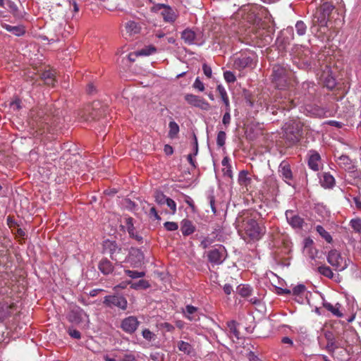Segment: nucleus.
Returning a JSON list of instances; mask_svg holds the SVG:
<instances>
[{"label": "nucleus", "instance_id": "18", "mask_svg": "<svg viewBox=\"0 0 361 361\" xmlns=\"http://www.w3.org/2000/svg\"><path fill=\"white\" fill-rule=\"evenodd\" d=\"M322 165L321 157L319 154L314 151L311 150L309 152V159H308V166L309 167L317 171L320 169V166Z\"/></svg>", "mask_w": 361, "mask_h": 361}, {"label": "nucleus", "instance_id": "53", "mask_svg": "<svg viewBox=\"0 0 361 361\" xmlns=\"http://www.w3.org/2000/svg\"><path fill=\"white\" fill-rule=\"evenodd\" d=\"M224 77L225 80L229 83L234 82L236 80L235 75L229 71L224 72Z\"/></svg>", "mask_w": 361, "mask_h": 361}, {"label": "nucleus", "instance_id": "41", "mask_svg": "<svg viewBox=\"0 0 361 361\" xmlns=\"http://www.w3.org/2000/svg\"><path fill=\"white\" fill-rule=\"evenodd\" d=\"M312 53L309 49H304V67L305 68H312Z\"/></svg>", "mask_w": 361, "mask_h": 361}, {"label": "nucleus", "instance_id": "25", "mask_svg": "<svg viewBox=\"0 0 361 361\" xmlns=\"http://www.w3.org/2000/svg\"><path fill=\"white\" fill-rule=\"evenodd\" d=\"M15 307L14 303L8 304L2 302L0 303V319L8 317L11 314V310Z\"/></svg>", "mask_w": 361, "mask_h": 361}, {"label": "nucleus", "instance_id": "10", "mask_svg": "<svg viewBox=\"0 0 361 361\" xmlns=\"http://www.w3.org/2000/svg\"><path fill=\"white\" fill-rule=\"evenodd\" d=\"M327 261L336 271H338L344 270L348 266L345 258L336 250L329 251Z\"/></svg>", "mask_w": 361, "mask_h": 361}, {"label": "nucleus", "instance_id": "1", "mask_svg": "<svg viewBox=\"0 0 361 361\" xmlns=\"http://www.w3.org/2000/svg\"><path fill=\"white\" fill-rule=\"evenodd\" d=\"M56 109L52 104L33 107L29 114L30 125L40 134L49 131L56 122Z\"/></svg>", "mask_w": 361, "mask_h": 361}, {"label": "nucleus", "instance_id": "47", "mask_svg": "<svg viewBox=\"0 0 361 361\" xmlns=\"http://www.w3.org/2000/svg\"><path fill=\"white\" fill-rule=\"evenodd\" d=\"M295 30L298 35L302 36L305 34L307 26L302 20H299L295 24Z\"/></svg>", "mask_w": 361, "mask_h": 361}, {"label": "nucleus", "instance_id": "12", "mask_svg": "<svg viewBox=\"0 0 361 361\" xmlns=\"http://www.w3.org/2000/svg\"><path fill=\"white\" fill-rule=\"evenodd\" d=\"M279 173L282 179L289 185H293V175L290 165L286 161H283L279 166Z\"/></svg>", "mask_w": 361, "mask_h": 361}, {"label": "nucleus", "instance_id": "34", "mask_svg": "<svg viewBox=\"0 0 361 361\" xmlns=\"http://www.w3.org/2000/svg\"><path fill=\"white\" fill-rule=\"evenodd\" d=\"M197 311V307H195L192 305H188L185 307V310L183 312V313H184L185 317L188 318L189 320L196 321L199 319L198 317H197V315L195 314Z\"/></svg>", "mask_w": 361, "mask_h": 361}, {"label": "nucleus", "instance_id": "33", "mask_svg": "<svg viewBox=\"0 0 361 361\" xmlns=\"http://www.w3.org/2000/svg\"><path fill=\"white\" fill-rule=\"evenodd\" d=\"M322 185L326 188H332L335 184V179L329 173H324L321 179Z\"/></svg>", "mask_w": 361, "mask_h": 361}, {"label": "nucleus", "instance_id": "40", "mask_svg": "<svg viewBox=\"0 0 361 361\" xmlns=\"http://www.w3.org/2000/svg\"><path fill=\"white\" fill-rule=\"evenodd\" d=\"M238 293L243 298L250 296L252 293V288L248 285H242L238 287Z\"/></svg>", "mask_w": 361, "mask_h": 361}, {"label": "nucleus", "instance_id": "9", "mask_svg": "<svg viewBox=\"0 0 361 361\" xmlns=\"http://www.w3.org/2000/svg\"><path fill=\"white\" fill-rule=\"evenodd\" d=\"M208 261L215 265L221 264L227 257V251L222 245H219L207 252Z\"/></svg>", "mask_w": 361, "mask_h": 361}, {"label": "nucleus", "instance_id": "36", "mask_svg": "<svg viewBox=\"0 0 361 361\" xmlns=\"http://www.w3.org/2000/svg\"><path fill=\"white\" fill-rule=\"evenodd\" d=\"M323 307L328 311L331 312L334 316L338 317H341L343 316V314L339 310L340 305L338 303L334 306L330 302H324L323 303Z\"/></svg>", "mask_w": 361, "mask_h": 361}, {"label": "nucleus", "instance_id": "19", "mask_svg": "<svg viewBox=\"0 0 361 361\" xmlns=\"http://www.w3.org/2000/svg\"><path fill=\"white\" fill-rule=\"evenodd\" d=\"M124 223L130 237L135 239L138 242H141L142 240V237L137 234L135 231L133 218L130 216L125 217Z\"/></svg>", "mask_w": 361, "mask_h": 361}, {"label": "nucleus", "instance_id": "44", "mask_svg": "<svg viewBox=\"0 0 361 361\" xmlns=\"http://www.w3.org/2000/svg\"><path fill=\"white\" fill-rule=\"evenodd\" d=\"M157 49L154 46L145 47L137 51L139 56H149L156 52Z\"/></svg>", "mask_w": 361, "mask_h": 361}, {"label": "nucleus", "instance_id": "14", "mask_svg": "<svg viewBox=\"0 0 361 361\" xmlns=\"http://www.w3.org/2000/svg\"><path fill=\"white\" fill-rule=\"evenodd\" d=\"M139 324L140 322L136 317L129 316L122 320L121 328L126 333L131 334L137 330Z\"/></svg>", "mask_w": 361, "mask_h": 361}, {"label": "nucleus", "instance_id": "49", "mask_svg": "<svg viewBox=\"0 0 361 361\" xmlns=\"http://www.w3.org/2000/svg\"><path fill=\"white\" fill-rule=\"evenodd\" d=\"M226 134L224 131H219L217 134L216 144L219 147H223L225 145Z\"/></svg>", "mask_w": 361, "mask_h": 361}, {"label": "nucleus", "instance_id": "32", "mask_svg": "<svg viewBox=\"0 0 361 361\" xmlns=\"http://www.w3.org/2000/svg\"><path fill=\"white\" fill-rule=\"evenodd\" d=\"M230 159L228 157H225L222 161L221 164L224 166L222 172L224 176L228 177L229 178H233V172L231 170V166L230 165Z\"/></svg>", "mask_w": 361, "mask_h": 361}, {"label": "nucleus", "instance_id": "16", "mask_svg": "<svg viewBox=\"0 0 361 361\" xmlns=\"http://www.w3.org/2000/svg\"><path fill=\"white\" fill-rule=\"evenodd\" d=\"M286 216L288 224L294 228H301L304 224V220L300 216L295 214L292 210L286 212Z\"/></svg>", "mask_w": 361, "mask_h": 361}, {"label": "nucleus", "instance_id": "55", "mask_svg": "<svg viewBox=\"0 0 361 361\" xmlns=\"http://www.w3.org/2000/svg\"><path fill=\"white\" fill-rule=\"evenodd\" d=\"M165 204L170 208L171 214H174L176 212V204L171 198H168Z\"/></svg>", "mask_w": 361, "mask_h": 361}, {"label": "nucleus", "instance_id": "39", "mask_svg": "<svg viewBox=\"0 0 361 361\" xmlns=\"http://www.w3.org/2000/svg\"><path fill=\"white\" fill-rule=\"evenodd\" d=\"M178 348L180 351L183 352L185 354L190 355L193 352L192 346L188 342L180 341L178 343Z\"/></svg>", "mask_w": 361, "mask_h": 361}, {"label": "nucleus", "instance_id": "58", "mask_svg": "<svg viewBox=\"0 0 361 361\" xmlns=\"http://www.w3.org/2000/svg\"><path fill=\"white\" fill-rule=\"evenodd\" d=\"M68 333L73 338L80 339L81 338V334L79 331L75 329H68Z\"/></svg>", "mask_w": 361, "mask_h": 361}, {"label": "nucleus", "instance_id": "48", "mask_svg": "<svg viewBox=\"0 0 361 361\" xmlns=\"http://www.w3.org/2000/svg\"><path fill=\"white\" fill-rule=\"evenodd\" d=\"M125 273L131 279L142 278L145 275L144 271H133L130 269H126Z\"/></svg>", "mask_w": 361, "mask_h": 361}, {"label": "nucleus", "instance_id": "56", "mask_svg": "<svg viewBox=\"0 0 361 361\" xmlns=\"http://www.w3.org/2000/svg\"><path fill=\"white\" fill-rule=\"evenodd\" d=\"M193 87L195 89L198 90L200 92H203L204 90V85L200 80L199 78H197L193 83Z\"/></svg>", "mask_w": 361, "mask_h": 361}, {"label": "nucleus", "instance_id": "62", "mask_svg": "<svg viewBox=\"0 0 361 361\" xmlns=\"http://www.w3.org/2000/svg\"><path fill=\"white\" fill-rule=\"evenodd\" d=\"M10 106L13 110H19L21 108L20 100L19 99H16L11 102Z\"/></svg>", "mask_w": 361, "mask_h": 361}, {"label": "nucleus", "instance_id": "60", "mask_svg": "<svg viewBox=\"0 0 361 361\" xmlns=\"http://www.w3.org/2000/svg\"><path fill=\"white\" fill-rule=\"evenodd\" d=\"M231 111H228L227 110H226V112L223 116V118H222V123L224 126H228L231 123V114H230Z\"/></svg>", "mask_w": 361, "mask_h": 361}, {"label": "nucleus", "instance_id": "23", "mask_svg": "<svg viewBox=\"0 0 361 361\" xmlns=\"http://www.w3.org/2000/svg\"><path fill=\"white\" fill-rule=\"evenodd\" d=\"M181 39L186 44L191 45L195 44L196 34L191 29L187 28L181 32Z\"/></svg>", "mask_w": 361, "mask_h": 361}, {"label": "nucleus", "instance_id": "37", "mask_svg": "<svg viewBox=\"0 0 361 361\" xmlns=\"http://www.w3.org/2000/svg\"><path fill=\"white\" fill-rule=\"evenodd\" d=\"M169 137L171 139L176 138L180 130L179 126L174 121H171L169 123Z\"/></svg>", "mask_w": 361, "mask_h": 361}, {"label": "nucleus", "instance_id": "59", "mask_svg": "<svg viewBox=\"0 0 361 361\" xmlns=\"http://www.w3.org/2000/svg\"><path fill=\"white\" fill-rule=\"evenodd\" d=\"M202 70L204 72V74L208 78H211L212 75V71L209 66H208L207 63H203L202 65Z\"/></svg>", "mask_w": 361, "mask_h": 361}, {"label": "nucleus", "instance_id": "13", "mask_svg": "<svg viewBox=\"0 0 361 361\" xmlns=\"http://www.w3.org/2000/svg\"><path fill=\"white\" fill-rule=\"evenodd\" d=\"M185 101L190 105L199 107L202 110L208 111L211 109L210 104L203 98L192 94L185 95Z\"/></svg>", "mask_w": 361, "mask_h": 361}, {"label": "nucleus", "instance_id": "63", "mask_svg": "<svg viewBox=\"0 0 361 361\" xmlns=\"http://www.w3.org/2000/svg\"><path fill=\"white\" fill-rule=\"evenodd\" d=\"M209 204H210V207H211V209H212V211L214 214H216V207H215V198L214 196L212 195H210L209 196Z\"/></svg>", "mask_w": 361, "mask_h": 361}, {"label": "nucleus", "instance_id": "20", "mask_svg": "<svg viewBox=\"0 0 361 361\" xmlns=\"http://www.w3.org/2000/svg\"><path fill=\"white\" fill-rule=\"evenodd\" d=\"M40 78L45 85L54 87L56 82V72L53 69L44 70L42 73Z\"/></svg>", "mask_w": 361, "mask_h": 361}, {"label": "nucleus", "instance_id": "50", "mask_svg": "<svg viewBox=\"0 0 361 361\" xmlns=\"http://www.w3.org/2000/svg\"><path fill=\"white\" fill-rule=\"evenodd\" d=\"M214 242V239L210 237H205L204 239L200 242V247H202L203 249H206L209 247Z\"/></svg>", "mask_w": 361, "mask_h": 361}, {"label": "nucleus", "instance_id": "15", "mask_svg": "<svg viewBox=\"0 0 361 361\" xmlns=\"http://www.w3.org/2000/svg\"><path fill=\"white\" fill-rule=\"evenodd\" d=\"M84 317H88V315L81 307L77 305L73 306L68 314V321L75 324H80L82 322Z\"/></svg>", "mask_w": 361, "mask_h": 361}, {"label": "nucleus", "instance_id": "29", "mask_svg": "<svg viewBox=\"0 0 361 361\" xmlns=\"http://www.w3.org/2000/svg\"><path fill=\"white\" fill-rule=\"evenodd\" d=\"M180 230L183 235L188 236L194 233L195 227L190 220L184 219L182 221Z\"/></svg>", "mask_w": 361, "mask_h": 361}, {"label": "nucleus", "instance_id": "2", "mask_svg": "<svg viewBox=\"0 0 361 361\" xmlns=\"http://www.w3.org/2000/svg\"><path fill=\"white\" fill-rule=\"evenodd\" d=\"M330 59L324 54H319L317 63H314L313 66L318 71L317 75L322 85L329 90H333L336 82L335 78L331 75L330 63L327 61Z\"/></svg>", "mask_w": 361, "mask_h": 361}, {"label": "nucleus", "instance_id": "11", "mask_svg": "<svg viewBox=\"0 0 361 361\" xmlns=\"http://www.w3.org/2000/svg\"><path fill=\"white\" fill-rule=\"evenodd\" d=\"M103 303L109 307H117L123 310L127 308L128 304L126 299L123 296L118 295L105 296Z\"/></svg>", "mask_w": 361, "mask_h": 361}, {"label": "nucleus", "instance_id": "21", "mask_svg": "<svg viewBox=\"0 0 361 361\" xmlns=\"http://www.w3.org/2000/svg\"><path fill=\"white\" fill-rule=\"evenodd\" d=\"M337 161L340 167L349 172L353 171L355 169V165L352 163V160L348 156L341 155L338 158Z\"/></svg>", "mask_w": 361, "mask_h": 361}, {"label": "nucleus", "instance_id": "7", "mask_svg": "<svg viewBox=\"0 0 361 361\" xmlns=\"http://www.w3.org/2000/svg\"><path fill=\"white\" fill-rule=\"evenodd\" d=\"M327 351L338 361H348L350 360V351L352 348L345 340L342 339Z\"/></svg>", "mask_w": 361, "mask_h": 361}, {"label": "nucleus", "instance_id": "28", "mask_svg": "<svg viewBox=\"0 0 361 361\" xmlns=\"http://www.w3.org/2000/svg\"><path fill=\"white\" fill-rule=\"evenodd\" d=\"M90 109L91 107L89 106L79 114L82 119L85 121H90L97 118V111L92 110V111L90 112Z\"/></svg>", "mask_w": 361, "mask_h": 361}, {"label": "nucleus", "instance_id": "38", "mask_svg": "<svg viewBox=\"0 0 361 361\" xmlns=\"http://www.w3.org/2000/svg\"><path fill=\"white\" fill-rule=\"evenodd\" d=\"M238 324L234 321L231 320L227 322V326L229 330V333L232 334L235 338H240V331L238 329Z\"/></svg>", "mask_w": 361, "mask_h": 361}, {"label": "nucleus", "instance_id": "3", "mask_svg": "<svg viewBox=\"0 0 361 361\" xmlns=\"http://www.w3.org/2000/svg\"><path fill=\"white\" fill-rule=\"evenodd\" d=\"M272 82L279 90H285L295 82L294 73L287 66L275 64L272 68Z\"/></svg>", "mask_w": 361, "mask_h": 361}, {"label": "nucleus", "instance_id": "8", "mask_svg": "<svg viewBox=\"0 0 361 361\" xmlns=\"http://www.w3.org/2000/svg\"><path fill=\"white\" fill-rule=\"evenodd\" d=\"M302 136V126L299 123L292 122L285 127L284 137L288 146L298 143Z\"/></svg>", "mask_w": 361, "mask_h": 361}, {"label": "nucleus", "instance_id": "24", "mask_svg": "<svg viewBox=\"0 0 361 361\" xmlns=\"http://www.w3.org/2000/svg\"><path fill=\"white\" fill-rule=\"evenodd\" d=\"M98 268L104 275L111 274L114 270V267L111 262L106 258H104L99 262Z\"/></svg>", "mask_w": 361, "mask_h": 361}, {"label": "nucleus", "instance_id": "54", "mask_svg": "<svg viewBox=\"0 0 361 361\" xmlns=\"http://www.w3.org/2000/svg\"><path fill=\"white\" fill-rule=\"evenodd\" d=\"M306 290V287L303 284H299L293 288V294L295 295H300L303 293Z\"/></svg>", "mask_w": 361, "mask_h": 361}, {"label": "nucleus", "instance_id": "27", "mask_svg": "<svg viewBox=\"0 0 361 361\" xmlns=\"http://www.w3.org/2000/svg\"><path fill=\"white\" fill-rule=\"evenodd\" d=\"M216 90L225 105L226 110L231 111L230 102L225 88L221 85H218L216 87Z\"/></svg>", "mask_w": 361, "mask_h": 361}, {"label": "nucleus", "instance_id": "26", "mask_svg": "<svg viewBox=\"0 0 361 361\" xmlns=\"http://www.w3.org/2000/svg\"><path fill=\"white\" fill-rule=\"evenodd\" d=\"M2 27L6 30L8 32L13 33L16 36H22L25 34V27L22 25L13 26L8 24H2Z\"/></svg>", "mask_w": 361, "mask_h": 361}, {"label": "nucleus", "instance_id": "35", "mask_svg": "<svg viewBox=\"0 0 361 361\" xmlns=\"http://www.w3.org/2000/svg\"><path fill=\"white\" fill-rule=\"evenodd\" d=\"M125 27H126V32L128 33H129L130 35L137 34L140 32V26L139 23H136L133 20H130V21L127 22L126 23Z\"/></svg>", "mask_w": 361, "mask_h": 361}, {"label": "nucleus", "instance_id": "61", "mask_svg": "<svg viewBox=\"0 0 361 361\" xmlns=\"http://www.w3.org/2000/svg\"><path fill=\"white\" fill-rule=\"evenodd\" d=\"M160 327L165 329L168 332H173L175 329V327L171 324L168 322L161 323L160 324Z\"/></svg>", "mask_w": 361, "mask_h": 361}, {"label": "nucleus", "instance_id": "51", "mask_svg": "<svg viewBox=\"0 0 361 361\" xmlns=\"http://www.w3.org/2000/svg\"><path fill=\"white\" fill-rule=\"evenodd\" d=\"M164 228L169 231H176L178 228L177 223L173 221H166L164 224Z\"/></svg>", "mask_w": 361, "mask_h": 361}, {"label": "nucleus", "instance_id": "17", "mask_svg": "<svg viewBox=\"0 0 361 361\" xmlns=\"http://www.w3.org/2000/svg\"><path fill=\"white\" fill-rule=\"evenodd\" d=\"M104 252L109 254L112 260L117 261L115 254L121 250L115 241L106 240L103 243Z\"/></svg>", "mask_w": 361, "mask_h": 361}, {"label": "nucleus", "instance_id": "45", "mask_svg": "<svg viewBox=\"0 0 361 361\" xmlns=\"http://www.w3.org/2000/svg\"><path fill=\"white\" fill-rule=\"evenodd\" d=\"M128 283L130 284V288L133 289H138L140 288H147L149 286L148 281L143 279L140 280L136 283H132L131 281H129Z\"/></svg>", "mask_w": 361, "mask_h": 361}, {"label": "nucleus", "instance_id": "5", "mask_svg": "<svg viewBox=\"0 0 361 361\" xmlns=\"http://www.w3.org/2000/svg\"><path fill=\"white\" fill-rule=\"evenodd\" d=\"M334 6L329 2H324L319 8H317L314 14L312 23L314 26L317 25L320 28L326 27Z\"/></svg>", "mask_w": 361, "mask_h": 361}, {"label": "nucleus", "instance_id": "46", "mask_svg": "<svg viewBox=\"0 0 361 361\" xmlns=\"http://www.w3.org/2000/svg\"><path fill=\"white\" fill-rule=\"evenodd\" d=\"M142 336L146 341L149 342L155 341L157 338L156 334L148 329H145L142 330Z\"/></svg>", "mask_w": 361, "mask_h": 361}, {"label": "nucleus", "instance_id": "31", "mask_svg": "<svg viewBox=\"0 0 361 361\" xmlns=\"http://www.w3.org/2000/svg\"><path fill=\"white\" fill-rule=\"evenodd\" d=\"M324 336L327 341L326 346L327 350H329L331 348H333L334 345L338 343L337 342H339L341 340H342L341 338H336L333 333L330 331H326L324 333Z\"/></svg>", "mask_w": 361, "mask_h": 361}, {"label": "nucleus", "instance_id": "6", "mask_svg": "<svg viewBox=\"0 0 361 361\" xmlns=\"http://www.w3.org/2000/svg\"><path fill=\"white\" fill-rule=\"evenodd\" d=\"M153 13L160 12L165 23L173 24L176 22L179 16L178 11L168 4H157L151 8Z\"/></svg>", "mask_w": 361, "mask_h": 361}, {"label": "nucleus", "instance_id": "57", "mask_svg": "<svg viewBox=\"0 0 361 361\" xmlns=\"http://www.w3.org/2000/svg\"><path fill=\"white\" fill-rule=\"evenodd\" d=\"M155 197L156 202L159 204H164L169 198L161 192L157 193Z\"/></svg>", "mask_w": 361, "mask_h": 361}, {"label": "nucleus", "instance_id": "4", "mask_svg": "<svg viewBox=\"0 0 361 361\" xmlns=\"http://www.w3.org/2000/svg\"><path fill=\"white\" fill-rule=\"evenodd\" d=\"M238 221L241 224L240 228L250 240H258L265 233L264 228L259 225L255 218L249 212L244 213L238 219Z\"/></svg>", "mask_w": 361, "mask_h": 361}, {"label": "nucleus", "instance_id": "30", "mask_svg": "<svg viewBox=\"0 0 361 361\" xmlns=\"http://www.w3.org/2000/svg\"><path fill=\"white\" fill-rule=\"evenodd\" d=\"M315 231L327 243H331L333 242L332 236L322 226L317 225L315 226Z\"/></svg>", "mask_w": 361, "mask_h": 361}, {"label": "nucleus", "instance_id": "52", "mask_svg": "<svg viewBox=\"0 0 361 361\" xmlns=\"http://www.w3.org/2000/svg\"><path fill=\"white\" fill-rule=\"evenodd\" d=\"M350 226L356 232H361V220L359 219H352L350 221Z\"/></svg>", "mask_w": 361, "mask_h": 361}, {"label": "nucleus", "instance_id": "42", "mask_svg": "<svg viewBox=\"0 0 361 361\" xmlns=\"http://www.w3.org/2000/svg\"><path fill=\"white\" fill-rule=\"evenodd\" d=\"M318 271L319 272V274H321L322 275H323L329 279H332L334 277L333 271H331L330 267H329L327 266L324 265V266L319 267Z\"/></svg>", "mask_w": 361, "mask_h": 361}, {"label": "nucleus", "instance_id": "43", "mask_svg": "<svg viewBox=\"0 0 361 361\" xmlns=\"http://www.w3.org/2000/svg\"><path fill=\"white\" fill-rule=\"evenodd\" d=\"M247 171H241L238 174V183L240 185H247V183L250 181V178L247 177Z\"/></svg>", "mask_w": 361, "mask_h": 361}, {"label": "nucleus", "instance_id": "64", "mask_svg": "<svg viewBox=\"0 0 361 361\" xmlns=\"http://www.w3.org/2000/svg\"><path fill=\"white\" fill-rule=\"evenodd\" d=\"M121 361H137L133 355H126Z\"/></svg>", "mask_w": 361, "mask_h": 361}, {"label": "nucleus", "instance_id": "22", "mask_svg": "<svg viewBox=\"0 0 361 361\" xmlns=\"http://www.w3.org/2000/svg\"><path fill=\"white\" fill-rule=\"evenodd\" d=\"M252 59L247 56H241L234 61V66L238 70L243 69L252 65Z\"/></svg>", "mask_w": 361, "mask_h": 361}]
</instances>
